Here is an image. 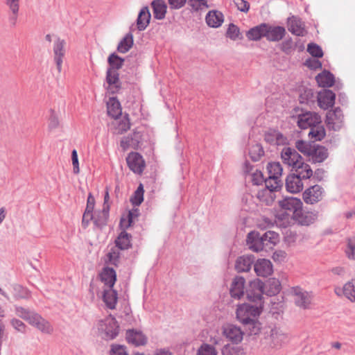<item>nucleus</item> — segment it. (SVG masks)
Masks as SVG:
<instances>
[{
  "label": "nucleus",
  "mask_w": 355,
  "mask_h": 355,
  "mask_svg": "<svg viewBox=\"0 0 355 355\" xmlns=\"http://www.w3.org/2000/svg\"><path fill=\"white\" fill-rule=\"evenodd\" d=\"M197 355H218V352L214 346L204 343L199 347Z\"/></svg>",
  "instance_id": "obj_53"
},
{
  "label": "nucleus",
  "mask_w": 355,
  "mask_h": 355,
  "mask_svg": "<svg viewBox=\"0 0 355 355\" xmlns=\"http://www.w3.org/2000/svg\"><path fill=\"white\" fill-rule=\"evenodd\" d=\"M223 355H244L243 349L239 347H233L230 345L224 346L222 350Z\"/></svg>",
  "instance_id": "obj_56"
},
{
  "label": "nucleus",
  "mask_w": 355,
  "mask_h": 355,
  "mask_svg": "<svg viewBox=\"0 0 355 355\" xmlns=\"http://www.w3.org/2000/svg\"><path fill=\"white\" fill-rule=\"evenodd\" d=\"M335 293L338 296L343 295L352 302H355V285L352 282H347L343 288H336Z\"/></svg>",
  "instance_id": "obj_28"
},
{
  "label": "nucleus",
  "mask_w": 355,
  "mask_h": 355,
  "mask_svg": "<svg viewBox=\"0 0 355 355\" xmlns=\"http://www.w3.org/2000/svg\"><path fill=\"white\" fill-rule=\"evenodd\" d=\"M15 312L18 317L27 321L31 325L37 328L42 333L50 334L53 332V328L50 322L38 313L21 306H17Z\"/></svg>",
  "instance_id": "obj_2"
},
{
  "label": "nucleus",
  "mask_w": 355,
  "mask_h": 355,
  "mask_svg": "<svg viewBox=\"0 0 355 355\" xmlns=\"http://www.w3.org/2000/svg\"><path fill=\"white\" fill-rule=\"evenodd\" d=\"M283 162L293 168H295L303 160L302 156L293 148H284L281 153Z\"/></svg>",
  "instance_id": "obj_13"
},
{
  "label": "nucleus",
  "mask_w": 355,
  "mask_h": 355,
  "mask_svg": "<svg viewBox=\"0 0 355 355\" xmlns=\"http://www.w3.org/2000/svg\"><path fill=\"white\" fill-rule=\"evenodd\" d=\"M14 295L16 298H28L30 297L29 291L20 285H16L13 288Z\"/></svg>",
  "instance_id": "obj_62"
},
{
  "label": "nucleus",
  "mask_w": 355,
  "mask_h": 355,
  "mask_svg": "<svg viewBox=\"0 0 355 355\" xmlns=\"http://www.w3.org/2000/svg\"><path fill=\"white\" fill-rule=\"evenodd\" d=\"M65 41L58 38L53 46V60L56 64L58 72L62 70L63 60L65 58L66 50L64 49Z\"/></svg>",
  "instance_id": "obj_15"
},
{
  "label": "nucleus",
  "mask_w": 355,
  "mask_h": 355,
  "mask_svg": "<svg viewBox=\"0 0 355 355\" xmlns=\"http://www.w3.org/2000/svg\"><path fill=\"white\" fill-rule=\"evenodd\" d=\"M257 196L260 201L266 203L268 205H271L276 198L274 192L266 188L258 191Z\"/></svg>",
  "instance_id": "obj_47"
},
{
  "label": "nucleus",
  "mask_w": 355,
  "mask_h": 355,
  "mask_svg": "<svg viewBox=\"0 0 355 355\" xmlns=\"http://www.w3.org/2000/svg\"><path fill=\"white\" fill-rule=\"evenodd\" d=\"M128 168L134 173L141 175L146 168V162L143 157L137 152H131L126 157Z\"/></svg>",
  "instance_id": "obj_9"
},
{
  "label": "nucleus",
  "mask_w": 355,
  "mask_h": 355,
  "mask_svg": "<svg viewBox=\"0 0 355 355\" xmlns=\"http://www.w3.org/2000/svg\"><path fill=\"white\" fill-rule=\"evenodd\" d=\"M307 51L313 56L321 58L323 55L322 49L315 44H309L307 47Z\"/></svg>",
  "instance_id": "obj_64"
},
{
  "label": "nucleus",
  "mask_w": 355,
  "mask_h": 355,
  "mask_svg": "<svg viewBox=\"0 0 355 355\" xmlns=\"http://www.w3.org/2000/svg\"><path fill=\"white\" fill-rule=\"evenodd\" d=\"M113 132L116 135H122L130 128V123L128 116H121L114 119L112 123Z\"/></svg>",
  "instance_id": "obj_24"
},
{
  "label": "nucleus",
  "mask_w": 355,
  "mask_h": 355,
  "mask_svg": "<svg viewBox=\"0 0 355 355\" xmlns=\"http://www.w3.org/2000/svg\"><path fill=\"white\" fill-rule=\"evenodd\" d=\"M254 262V257L246 255L242 256L237 259L236 261V269L238 272H247L249 271L252 264Z\"/></svg>",
  "instance_id": "obj_36"
},
{
  "label": "nucleus",
  "mask_w": 355,
  "mask_h": 355,
  "mask_svg": "<svg viewBox=\"0 0 355 355\" xmlns=\"http://www.w3.org/2000/svg\"><path fill=\"white\" fill-rule=\"evenodd\" d=\"M243 303L238 304L236 309V318L241 324H245L250 320L259 318L263 310L261 302Z\"/></svg>",
  "instance_id": "obj_3"
},
{
  "label": "nucleus",
  "mask_w": 355,
  "mask_h": 355,
  "mask_svg": "<svg viewBox=\"0 0 355 355\" xmlns=\"http://www.w3.org/2000/svg\"><path fill=\"white\" fill-rule=\"evenodd\" d=\"M99 278L103 284L102 287L103 302L109 309H114L118 300L117 293L113 289L116 281V271L112 268L105 267L100 272Z\"/></svg>",
  "instance_id": "obj_1"
},
{
  "label": "nucleus",
  "mask_w": 355,
  "mask_h": 355,
  "mask_svg": "<svg viewBox=\"0 0 355 355\" xmlns=\"http://www.w3.org/2000/svg\"><path fill=\"white\" fill-rule=\"evenodd\" d=\"M126 340L135 346L144 345L147 342L146 337L141 331L134 329L127 331Z\"/></svg>",
  "instance_id": "obj_25"
},
{
  "label": "nucleus",
  "mask_w": 355,
  "mask_h": 355,
  "mask_svg": "<svg viewBox=\"0 0 355 355\" xmlns=\"http://www.w3.org/2000/svg\"><path fill=\"white\" fill-rule=\"evenodd\" d=\"M293 296L295 304L304 309H309L312 300L311 293L296 287L293 290Z\"/></svg>",
  "instance_id": "obj_11"
},
{
  "label": "nucleus",
  "mask_w": 355,
  "mask_h": 355,
  "mask_svg": "<svg viewBox=\"0 0 355 355\" xmlns=\"http://www.w3.org/2000/svg\"><path fill=\"white\" fill-rule=\"evenodd\" d=\"M151 6L155 18L162 19L165 17L167 6L163 0H154Z\"/></svg>",
  "instance_id": "obj_38"
},
{
  "label": "nucleus",
  "mask_w": 355,
  "mask_h": 355,
  "mask_svg": "<svg viewBox=\"0 0 355 355\" xmlns=\"http://www.w3.org/2000/svg\"><path fill=\"white\" fill-rule=\"evenodd\" d=\"M139 144V135L137 133H133V135L130 136L123 138L121 141L120 146L122 149L125 151L130 148L134 149L137 148Z\"/></svg>",
  "instance_id": "obj_42"
},
{
  "label": "nucleus",
  "mask_w": 355,
  "mask_h": 355,
  "mask_svg": "<svg viewBox=\"0 0 355 355\" xmlns=\"http://www.w3.org/2000/svg\"><path fill=\"white\" fill-rule=\"evenodd\" d=\"M133 44V38L131 34H128L120 42L117 50L122 53L128 52Z\"/></svg>",
  "instance_id": "obj_50"
},
{
  "label": "nucleus",
  "mask_w": 355,
  "mask_h": 355,
  "mask_svg": "<svg viewBox=\"0 0 355 355\" xmlns=\"http://www.w3.org/2000/svg\"><path fill=\"white\" fill-rule=\"evenodd\" d=\"M98 331L103 339L113 340L118 336L120 327L116 320L110 315L99 321Z\"/></svg>",
  "instance_id": "obj_4"
},
{
  "label": "nucleus",
  "mask_w": 355,
  "mask_h": 355,
  "mask_svg": "<svg viewBox=\"0 0 355 355\" xmlns=\"http://www.w3.org/2000/svg\"><path fill=\"white\" fill-rule=\"evenodd\" d=\"M245 328L246 333L248 336H258L262 330V324L259 321V318L250 320L245 324H243Z\"/></svg>",
  "instance_id": "obj_35"
},
{
  "label": "nucleus",
  "mask_w": 355,
  "mask_h": 355,
  "mask_svg": "<svg viewBox=\"0 0 355 355\" xmlns=\"http://www.w3.org/2000/svg\"><path fill=\"white\" fill-rule=\"evenodd\" d=\"M188 5L194 10L198 11L209 6L206 0H189Z\"/></svg>",
  "instance_id": "obj_60"
},
{
  "label": "nucleus",
  "mask_w": 355,
  "mask_h": 355,
  "mask_svg": "<svg viewBox=\"0 0 355 355\" xmlns=\"http://www.w3.org/2000/svg\"><path fill=\"white\" fill-rule=\"evenodd\" d=\"M131 241L132 236L122 230L115 240L116 246L120 250H127L132 245Z\"/></svg>",
  "instance_id": "obj_37"
},
{
  "label": "nucleus",
  "mask_w": 355,
  "mask_h": 355,
  "mask_svg": "<svg viewBox=\"0 0 355 355\" xmlns=\"http://www.w3.org/2000/svg\"><path fill=\"white\" fill-rule=\"evenodd\" d=\"M63 128L59 114L55 109L51 108L49 110V116L47 117V130L49 132H53L60 128Z\"/></svg>",
  "instance_id": "obj_27"
},
{
  "label": "nucleus",
  "mask_w": 355,
  "mask_h": 355,
  "mask_svg": "<svg viewBox=\"0 0 355 355\" xmlns=\"http://www.w3.org/2000/svg\"><path fill=\"white\" fill-rule=\"evenodd\" d=\"M266 189H270V191L275 192L279 190L282 187V181L279 178L270 177L265 180Z\"/></svg>",
  "instance_id": "obj_51"
},
{
  "label": "nucleus",
  "mask_w": 355,
  "mask_h": 355,
  "mask_svg": "<svg viewBox=\"0 0 355 355\" xmlns=\"http://www.w3.org/2000/svg\"><path fill=\"white\" fill-rule=\"evenodd\" d=\"M263 239L264 243H268V244H265V248H271L279 241V234L272 231L266 232L263 235Z\"/></svg>",
  "instance_id": "obj_48"
},
{
  "label": "nucleus",
  "mask_w": 355,
  "mask_h": 355,
  "mask_svg": "<svg viewBox=\"0 0 355 355\" xmlns=\"http://www.w3.org/2000/svg\"><path fill=\"white\" fill-rule=\"evenodd\" d=\"M295 147L302 153L309 157L313 145L302 140H298L295 143Z\"/></svg>",
  "instance_id": "obj_54"
},
{
  "label": "nucleus",
  "mask_w": 355,
  "mask_h": 355,
  "mask_svg": "<svg viewBox=\"0 0 355 355\" xmlns=\"http://www.w3.org/2000/svg\"><path fill=\"white\" fill-rule=\"evenodd\" d=\"M245 279L242 277H235L230 287V294L234 298L240 299L244 294Z\"/></svg>",
  "instance_id": "obj_26"
},
{
  "label": "nucleus",
  "mask_w": 355,
  "mask_h": 355,
  "mask_svg": "<svg viewBox=\"0 0 355 355\" xmlns=\"http://www.w3.org/2000/svg\"><path fill=\"white\" fill-rule=\"evenodd\" d=\"M326 123L329 128L334 130H340L343 125V114L340 108L329 111L327 114Z\"/></svg>",
  "instance_id": "obj_14"
},
{
  "label": "nucleus",
  "mask_w": 355,
  "mask_h": 355,
  "mask_svg": "<svg viewBox=\"0 0 355 355\" xmlns=\"http://www.w3.org/2000/svg\"><path fill=\"white\" fill-rule=\"evenodd\" d=\"M150 17L148 7H144L141 9L137 19V26L139 31H144L146 28L150 23Z\"/></svg>",
  "instance_id": "obj_32"
},
{
  "label": "nucleus",
  "mask_w": 355,
  "mask_h": 355,
  "mask_svg": "<svg viewBox=\"0 0 355 355\" xmlns=\"http://www.w3.org/2000/svg\"><path fill=\"white\" fill-rule=\"evenodd\" d=\"M6 5L9 7L12 14L15 15L13 17V24H15L17 16L19 9V0H6Z\"/></svg>",
  "instance_id": "obj_57"
},
{
  "label": "nucleus",
  "mask_w": 355,
  "mask_h": 355,
  "mask_svg": "<svg viewBox=\"0 0 355 355\" xmlns=\"http://www.w3.org/2000/svg\"><path fill=\"white\" fill-rule=\"evenodd\" d=\"M265 140L274 145H284L286 144V138L279 131L271 130L265 135Z\"/></svg>",
  "instance_id": "obj_31"
},
{
  "label": "nucleus",
  "mask_w": 355,
  "mask_h": 355,
  "mask_svg": "<svg viewBox=\"0 0 355 355\" xmlns=\"http://www.w3.org/2000/svg\"><path fill=\"white\" fill-rule=\"evenodd\" d=\"M119 250L120 249H119L117 247L111 248L110 252L106 255V262L114 266H117L118 263L119 262L120 257Z\"/></svg>",
  "instance_id": "obj_52"
},
{
  "label": "nucleus",
  "mask_w": 355,
  "mask_h": 355,
  "mask_svg": "<svg viewBox=\"0 0 355 355\" xmlns=\"http://www.w3.org/2000/svg\"><path fill=\"white\" fill-rule=\"evenodd\" d=\"M227 35L228 37L233 40L241 38L239 28L233 24H230L227 31Z\"/></svg>",
  "instance_id": "obj_63"
},
{
  "label": "nucleus",
  "mask_w": 355,
  "mask_h": 355,
  "mask_svg": "<svg viewBox=\"0 0 355 355\" xmlns=\"http://www.w3.org/2000/svg\"><path fill=\"white\" fill-rule=\"evenodd\" d=\"M288 340V335L280 326L275 325L270 329L266 338V347L270 350L282 348Z\"/></svg>",
  "instance_id": "obj_5"
},
{
  "label": "nucleus",
  "mask_w": 355,
  "mask_h": 355,
  "mask_svg": "<svg viewBox=\"0 0 355 355\" xmlns=\"http://www.w3.org/2000/svg\"><path fill=\"white\" fill-rule=\"evenodd\" d=\"M108 212H109V205H107L106 207H103V211L95 212V214H93V220L94 224L98 227L103 226L106 224L107 220L108 218Z\"/></svg>",
  "instance_id": "obj_44"
},
{
  "label": "nucleus",
  "mask_w": 355,
  "mask_h": 355,
  "mask_svg": "<svg viewBox=\"0 0 355 355\" xmlns=\"http://www.w3.org/2000/svg\"><path fill=\"white\" fill-rule=\"evenodd\" d=\"M325 136L326 131L322 123L312 127L309 133V138L314 141H321Z\"/></svg>",
  "instance_id": "obj_43"
},
{
  "label": "nucleus",
  "mask_w": 355,
  "mask_h": 355,
  "mask_svg": "<svg viewBox=\"0 0 355 355\" xmlns=\"http://www.w3.org/2000/svg\"><path fill=\"white\" fill-rule=\"evenodd\" d=\"M288 29L291 33L297 36H304L306 34L304 23L300 19L294 16L290 17L288 20Z\"/></svg>",
  "instance_id": "obj_20"
},
{
  "label": "nucleus",
  "mask_w": 355,
  "mask_h": 355,
  "mask_svg": "<svg viewBox=\"0 0 355 355\" xmlns=\"http://www.w3.org/2000/svg\"><path fill=\"white\" fill-rule=\"evenodd\" d=\"M295 221L301 224H304V222L300 218V216L293 214L288 211H284L280 209L276 216V223L278 225L282 227H286L291 225Z\"/></svg>",
  "instance_id": "obj_16"
},
{
  "label": "nucleus",
  "mask_w": 355,
  "mask_h": 355,
  "mask_svg": "<svg viewBox=\"0 0 355 355\" xmlns=\"http://www.w3.org/2000/svg\"><path fill=\"white\" fill-rule=\"evenodd\" d=\"M267 170L270 177L279 178L282 176L283 168L278 162H270L267 165Z\"/></svg>",
  "instance_id": "obj_49"
},
{
  "label": "nucleus",
  "mask_w": 355,
  "mask_h": 355,
  "mask_svg": "<svg viewBox=\"0 0 355 355\" xmlns=\"http://www.w3.org/2000/svg\"><path fill=\"white\" fill-rule=\"evenodd\" d=\"M315 80L320 87H330L334 84V77L332 73L327 71H324L319 73Z\"/></svg>",
  "instance_id": "obj_40"
},
{
  "label": "nucleus",
  "mask_w": 355,
  "mask_h": 355,
  "mask_svg": "<svg viewBox=\"0 0 355 355\" xmlns=\"http://www.w3.org/2000/svg\"><path fill=\"white\" fill-rule=\"evenodd\" d=\"M106 80L108 84L107 90L112 94L116 92L119 89V80L117 71L112 69H109L107 72Z\"/></svg>",
  "instance_id": "obj_29"
},
{
  "label": "nucleus",
  "mask_w": 355,
  "mask_h": 355,
  "mask_svg": "<svg viewBox=\"0 0 355 355\" xmlns=\"http://www.w3.org/2000/svg\"><path fill=\"white\" fill-rule=\"evenodd\" d=\"M95 206V198L89 193L87 201V207L83 216V223L87 225L93 219V211Z\"/></svg>",
  "instance_id": "obj_39"
},
{
  "label": "nucleus",
  "mask_w": 355,
  "mask_h": 355,
  "mask_svg": "<svg viewBox=\"0 0 355 355\" xmlns=\"http://www.w3.org/2000/svg\"><path fill=\"white\" fill-rule=\"evenodd\" d=\"M278 204L280 209L284 211H288L298 216L302 214V202L297 198H285L279 200Z\"/></svg>",
  "instance_id": "obj_8"
},
{
  "label": "nucleus",
  "mask_w": 355,
  "mask_h": 355,
  "mask_svg": "<svg viewBox=\"0 0 355 355\" xmlns=\"http://www.w3.org/2000/svg\"><path fill=\"white\" fill-rule=\"evenodd\" d=\"M285 33V28L282 26H272L266 24L265 37L269 41L277 42L281 40Z\"/></svg>",
  "instance_id": "obj_23"
},
{
  "label": "nucleus",
  "mask_w": 355,
  "mask_h": 355,
  "mask_svg": "<svg viewBox=\"0 0 355 355\" xmlns=\"http://www.w3.org/2000/svg\"><path fill=\"white\" fill-rule=\"evenodd\" d=\"M293 168L297 172L296 175L299 176L301 179H309L313 175V171L311 166L305 164L303 160L298 166Z\"/></svg>",
  "instance_id": "obj_45"
},
{
  "label": "nucleus",
  "mask_w": 355,
  "mask_h": 355,
  "mask_svg": "<svg viewBox=\"0 0 355 355\" xmlns=\"http://www.w3.org/2000/svg\"><path fill=\"white\" fill-rule=\"evenodd\" d=\"M205 21L209 27L218 28L224 21V15L218 10H210L206 15Z\"/></svg>",
  "instance_id": "obj_22"
},
{
  "label": "nucleus",
  "mask_w": 355,
  "mask_h": 355,
  "mask_svg": "<svg viewBox=\"0 0 355 355\" xmlns=\"http://www.w3.org/2000/svg\"><path fill=\"white\" fill-rule=\"evenodd\" d=\"M302 179L295 174L287 176L286 180V188L287 191L291 193H297L303 189Z\"/></svg>",
  "instance_id": "obj_21"
},
{
  "label": "nucleus",
  "mask_w": 355,
  "mask_h": 355,
  "mask_svg": "<svg viewBox=\"0 0 355 355\" xmlns=\"http://www.w3.org/2000/svg\"><path fill=\"white\" fill-rule=\"evenodd\" d=\"M265 293L268 295H275L281 291V284L276 278H270L264 284Z\"/></svg>",
  "instance_id": "obj_41"
},
{
  "label": "nucleus",
  "mask_w": 355,
  "mask_h": 355,
  "mask_svg": "<svg viewBox=\"0 0 355 355\" xmlns=\"http://www.w3.org/2000/svg\"><path fill=\"white\" fill-rule=\"evenodd\" d=\"M144 192L143 185L140 184L137 189L135 191L134 196L131 199L132 204L139 205L143 202Z\"/></svg>",
  "instance_id": "obj_58"
},
{
  "label": "nucleus",
  "mask_w": 355,
  "mask_h": 355,
  "mask_svg": "<svg viewBox=\"0 0 355 355\" xmlns=\"http://www.w3.org/2000/svg\"><path fill=\"white\" fill-rule=\"evenodd\" d=\"M322 123L320 116L315 112H307L299 114L297 117V124L301 129L311 128L315 125Z\"/></svg>",
  "instance_id": "obj_10"
},
{
  "label": "nucleus",
  "mask_w": 355,
  "mask_h": 355,
  "mask_svg": "<svg viewBox=\"0 0 355 355\" xmlns=\"http://www.w3.org/2000/svg\"><path fill=\"white\" fill-rule=\"evenodd\" d=\"M124 60L119 57L117 55L112 53L108 58V62L111 66L110 69L114 70L120 69L123 63Z\"/></svg>",
  "instance_id": "obj_55"
},
{
  "label": "nucleus",
  "mask_w": 355,
  "mask_h": 355,
  "mask_svg": "<svg viewBox=\"0 0 355 355\" xmlns=\"http://www.w3.org/2000/svg\"><path fill=\"white\" fill-rule=\"evenodd\" d=\"M107 114L113 119L121 116L122 114L121 104L115 97L109 98L107 103Z\"/></svg>",
  "instance_id": "obj_33"
},
{
  "label": "nucleus",
  "mask_w": 355,
  "mask_h": 355,
  "mask_svg": "<svg viewBox=\"0 0 355 355\" xmlns=\"http://www.w3.org/2000/svg\"><path fill=\"white\" fill-rule=\"evenodd\" d=\"M323 195L324 190L322 187L315 184L306 189L303 193L302 198L306 204L313 205L321 200Z\"/></svg>",
  "instance_id": "obj_12"
},
{
  "label": "nucleus",
  "mask_w": 355,
  "mask_h": 355,
  "mask_svg": "<svg viewBox=\"0 0 355 355\" xmlns=\"http://www.w3.org/2000/svg\"><path fill=\"white\" fill-rule=\"evenodd\" d=\"M138 216L137 210L129 211L126 214L123 215L120 220L121 230L125 231L129 227L132 225L133 218Z\"/></svg>",
  "instance_id": "obj_46"
},
{
  "label": "nucleus",
  "mask_w": 355,
  "mask_h": 355,
  "mask_svg": "<svg viewBox=\"0 0 355 355\" xmlns=\"http://www.w3.org/2000/svg\"><path fill=\"white\" fill-rule=\"evenodd\" d=\"M328 157L327 148L318 145H313V147L309 155V157L313 162H322Z\"/></svg>",
  "instance_id": "obj_30"
},
{
  "label": "nucleus",
  "mask_w": 355,
  "mask_h": 355,
  "mask_svg": "<svg viewBox=\"0 0 355 355\" xmlns=\"http://www.w3.org/2000/svg\"><path fill=\"white\" fill-rule=\"evenodd\" d=\"M222 334L226 339L234 344L241 343L243 339L244 331L240 327L234 324H225L222 327Z\"/></svg>",
  "instance_id": "obj_7"
},
{
  "label": "nucleus",
  "mask_w": 355,
  "mask_h": 355,
  "mask_svg": "<svg viewBox=\"0 0 355 355\" xmlns=\"http://www.w3.org/2000/svg\"><path fill=\"white\" fill-rule=\"evenodd\" d=\"M249 153L252 160L257 161L263 155V150L260 145L256 144L251 147Z\"/></svg>",
  "instance_id": "obj_61"
},
{
  "label": "nucleus",
  "mask_w": 355,
  "mask_h": 355,
  "mask_svg": "<svg viewBox=\"0 0 355 355\" xmlns=\"http://www.w3.org/2000/svg\"><path fill=\"white\" fill-rule=\"evenodd\" d=\"M336 95L329 89H324L318 93V103L320 108L327 110L332 107L335 103Z\"/></svg>",
  "instance_id": "obj_19"
},
{
  "label": "nucleus",
  "mask_w": 355,
  "mask_h": 355,
  "mask_svg": "<svg viewBox=\"0 0 355 355\" xmlns=\"http://www.w3.org/2000/svg\"><path fill=\"white\" fill-rule=\"evenodd\" d=\"M345 253L349 259H355V236L349 238L347 240Z\"/></svg>",
  "instance_id": "obj_59"
},
{
  "label": "nucleus",
  "mask_w": 355,
  "mask_h": 355,
  "mask_svg": "<svg viewBox=\"0 0 355 355\" xmlns=\"http://www.w3.org/2000/svg\"><path fill=\"white\" fill-rule=\"evenodd\" d=\"M266 31V24H261L250 28L246 33V37L249 40L257 41L265 37Z\"/></svg>",
  "instance_id": "obj_34"
},
{
  "label": "nucleus",
  "mask_w": 355,
  "mask_h": 355,
  "mask_svg": "<svg viewBox=\"0 0 355 355\" xmlns=\"http://www.w3.org/2000/svg\"><path fill=\"white\" fill-rule=\"evenodd\" d=\"M265 244L268 243H264L263 236H260L259 232L253 231L248 234L247 245L251 250L261 251L265 248Z\"/></svg>",
  "instance_id": "obj_17"
},
{
  "label": "nucleus",
  "mask_w": 355,
  "mask_h": 355,
  "mask_svg": "<svg viewBox=\"0 0 355 355\" xmlns=\"http://www.w3.org/2000/svg\"><path fill=\"white\" fill-rule=\"evenodd\" d=\"M254 270L258 276L267 277L272 273L273 266L270 260L259 259L254 263Z\"/></svg>",
  "instance_id": "obj_18"
},
{
  "label": "nucleus",
  "mask_w": 355,
  "mask_h": 355,
  "mask_svg": "<svg viewBox=\"0 0 355 355\" xmlns=\"http://www.w3.org/2000/svg\"><path fill=\"white\" fill-rule=\"evenodd\" d=\"M265 293L264 284L259 279H255L249 284L246 290L247 298L252 302H261L264 304L262 295Z\"/></svg>",
  "instance_id": "obj_6"
}]
</instances>
